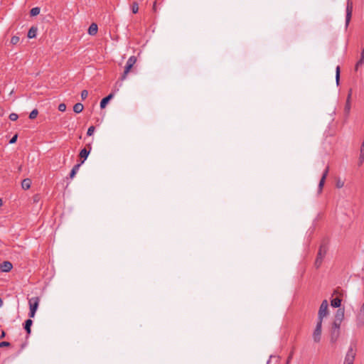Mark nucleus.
Masks as SVG:
<instances>
[{
    "label": "nucleus",
    "instance_id": "9d476101",
    "mask_svg": "<svg viewBox=\"0 0 364 364\" xmlns=\"http://www.w3.org/2000/svg\"><path fill=\"white\" fill-rule=\"evenodd\" d=\"M328 171H329V167L327 166L322 174V176L321 178V180L319 181L318 186V194H320L323 190L326 178L328 173Z\"/></svg>",
    "mask_w": 364,
    "mask_h": 364
},
{
    "label": "nucleus",
    "instance_id": "f257e3e1",
    "mask_svg": "<svg viewBox=\"0 0 364 364\" xmlns=\"http://www.w3.org/2000/svg\"><path fill=\"white\" fill-rule=\"evenodd\" d=\"M357 353V347L355 343H351L346 353L343 364H353Z\"/></svg>",
    "mask_w": 364,
    "mask_h": 364
},
{
    "label": "nucleus",
    "instance_id": "6e6552de",
    "mask_svg": "<svg viewBox=\"0 0 364 364\" xmlns=\"http://www.w3.org/2000/svg\"><path fill=\"white\" fill-rule=\"evenodd\" d=\"M333 295H338V296L331 299V306H333L334 308L340 307L341 304V299L340 297L341 296V293L339 291L338 289H336V290H334Z\"/></svg>",
    "mask_w": 364,
    "mask_h": 364
},
{
    "label": "nucleus",
    "instance_id": "4468645a",
    "mask_svg": "<svg viewBox=\"0 0 364 364\" xmlns=\"http://www.w3.org/2000/svg\"><path fill=\"white\" fill-rule=\"evenodd\" d=\"M32 324H33V321L31 318H28L25 321V323L23 324V328L28 335L31 334V327Z\"/></svg>",
    "mask_w": 364,
    "mask_h": 364
},
{
    "label": "nucleus",
    "instance_id": "c756f323",
    "mask_svg": "<svg viewBox=\"0 0 364 364\" xmlns=\"http://www.w3.org/2000/svg\"><path fill=\"white\" fill-rule=\"evenodd\" d=\"M66 109V105L64 103H61L58 105V110L60 112H65Z\"/></svg>",
    "mask_w": 364,
    "mask_h": 364
},
{
    "label": "nucleus",
    "instance_id": "a878e982",
    "mask_svg": "<svg viewBox=\"0 0 364 364\" xmlns=\"http://www.w3.org/2000/svg\"><path fill=\"white\" fill-rule=\"evenodd\" d=\"M9 117L10 120H11V121H16V120H17V119H18V114H16V113H11V114H9Z\"/></svg>",
    "mask_w": 364,
    "mask_h": 364
},
{
    "label": "nucleus",
    "instance_id": "dca6fc26",
    "mask_svg": "<svg viewBox=\"0 0 364 364\" xmlns=\"http://www.w3.org/2000/svg\"><path fill=\"white\" fill-rule=\"evenodd\" d=\"M31 185V181L30 178H25L21 182V187L24 190H28L30 188Z\"/></svg>",
    "mask_w": 364,
    "mask_h": 364
},
{
    "label": "nucleus",
    "instance_id": "2f4dec72",
    "mask_svg": "<svg viewBox=\"0 0 364 364\" xmlns=\"http://www.w3.org/2000/svg\"><path fill=\"white\" fill-rule=\"evenodd\" d=\"M18 134H15L9 141V144H14L17 141Z\"/></svg>",
    "mask_w": 364,
    "mask_h": 364
},
{
    "label": "nucleus",
    "instance_id": "6ab92c4d",
    "mask_svg": "<svg viewBox=\"0 0 364 364\" xmlns=\"http://www.w3.org/2000/svg\"><path fill=\"white\" fill-rule=\"evenodd\" d=\"M37 31H38L37 28L33 27V26L31 27L28 32V37L29 38H35L36 36Z\"/></svg>",
    "mask_w": 364,
    "mask_h": 364
},
{
    "label": "nucleus",
    "instance_id": "a211bd4d",
    "mask_svg": "<svg viewBox=\"0 0 364 364\" xmlns=\"http://www.w3.org/2000/svg\"><path fill=\"white\" fill-rule=\"evenodd\" d=\"M82 165L81 163L75 164L73 168H72L70 173V178H73L76 174V173L78 171L80 166Z\"/></svg>",
    "mask_w": 364,
    "mask_h": 364
},
{
    "label": "nucleus",
    "instance_id": "393cba45",
    "mask_svg": "<svg viewBox=\"0 0 364 364\" xmlns=\"http://www.w3.org/2000/svg\"><path fill=\"white\" fill-rule=\"evenodd\" d=\"M132 11L134 14H136L139 11V6L136 2H134L132 6Z\"/></svg>",
    "mask_w": 364,
    "mask_h": 364
},
{
    "label": "nucleus",
    "instance_id": "f3484780",
    "mask_svg": "<svg viewBox=\"0 0 364 364\" xmlns=\"http://www.w3.org/2000/svg\"><path fill=\"white\" fill-rule=\"evenodd\" d=\"M97 33V25L92 23L88 28V33L91 36H95Z\"/></svg>",
    "mask_w": 364,
    "mask_h": 364
},
{
    "label": "nucleus",
    "instance_id": "c9c22d12",
    "mask_svg": "<svg viewBox=\"0 0 364 364\" xmlns=\"http://www.w3.org/2000/svg\"><path fill=\"white\" fill-rule=\"evenodd\" d=\"M5 335H6V334H5V332H4V331H2V332H1V336H0V339H1V338H4Z\"/></svg>",
    "mask_w": 364,
    "mask_h": 364
},
{
    "label": "nucleus",
    "instance_id": "b1692460",
    "mask_svg": "<svg viewBox=\"0 0 364 364\" xmlns=\"http://www.w3.org/2000/svg\"><path fill=\"white\" fill-rule=\"evenodd\" d=\"M38 114V109H34L33 110H32L31 112V113L29 114V119H34L35 118H36Z\"/></svg>",
    "mask_w": 364,
    "mask_h": 364
},
{
    "label": "nucleus",
    "instance_id": "c85d7f7f",
    "mask_svg": "<svg viewBox=\"0 0 364 364\" xmlns=\"http://www.w3.org/2000/svg\"><path fill=\"white\" fill-rule=\"evenodd\" d=\"M19 41V37L18 36H13L11 39V43L14 45L18 43Z\"/></svg>",
    "mask_w": 364,
    "mask_h": 364
},
{
    "label": "nucleus",
    "instance_id": "f03ea898",
    "mask_svg": "<svg viewBox=\"0 0 364 364\" xmlns=\"http://www.w3.org/2000/svg\"><path fill=\"white\" fill-rule=\"evenodd\" d=\"M328 247L326 244L323 243L320 245L318 252L315 260L314 265L316 269L319 268L323 262V260L326 255Z\"/></svg>",
    "mask_w": 364,
    "mask_h": 364
},
{
    "label": "nucleus",
    "instance_id": "7ed1b4c3",
    "mask_svg": "<svg viewBox=\"0 0 364 364\" xmlns=\"http://www.w3.org/2000/svg\"><path fill=\"white\" fill-rule=\"evenodd\" d=\"M136 62V58L134 55H132L129 58L126 63V65L124 68V70L123 74L122 75L120 80L122 81L124 80L127 78V74L129 73L130 70L133 68L134 65Z\"/></svg>",
    "mask_w": 364,
    "mask_h": 364
},
{
    "label": "nucleus",
    "instance_id": "4c0bfd02",
    "mask_svg": "<svg viewBox=\"0 0 364 364\" xmlns=\"http://www.w3.org/2000/svg\"><path fill=\"white\" fill-rule=\"evenodd\" d=\"M3 305V300L0 299V307H1Z\"/></svg>",
    "mask_w": 364,
    "mask_h": 364
},
{
    "label": "nucleus",
    "instance_id": "2eb2a0df",
    "mask_svg": "<svg viewBox=\"0 0 364 364\" xmlns=\"http://www.w3.org/2000/svg\"><path fill=\"white\" fill-rule=\"evenodd\" d=\"M344 316V311L341 309H338L336 314V318L334 320V322H338L339 323H341L342 320Z\"/></svg>",
    "mask_w": 364,
    "mask_h": 364
},
{
    "label": "nucleus",
    "instance_id": "bb28decb",
    "mask_svg": "<svg viewBox=\"0 0 364 364\" xmlns=\"http://www.w3.org/2000/svg\"><path fill=\"white\" fill-rule=\"evenodd\" d=\"M95 132V127L94 126H91L88 128L87 129V134L88 136H92L93 134Z\"/></svg>",
    "mask_w": 364,
    "mask_h": 364
},
{
    "label": "nucleus",
    "instance_id": "f8f14e48",
    "mask_svg": "<svg viewBox=\"0 0 364 364\" xmlns=\"http://www.w3.org/2000/svg\"><path fill=\"white\" fill-rule=\"evenodd\" d=\"M90 150H91V146H90L89 150H87V149L85 148L80 151L79 156L81 159H82V160L80 162L82 164L85 162V161L89 156Z\"/></svg>",
    "mask_w": 364,
    "mask_h": 364
},
{
    "label": "nucleus",
    "instance_id": "473e14b6",
    "mask_svg": "<svg viewBox=\"0 0 364 364\" xmlns=\"http://www.w3.org/2000/svg\"><path fill=\"white\" fill-rule=\"evenodd\" d=\"M360 159L361 162L363 161V160H364V150H363V149H361L360 155Z\"/></svg>",
    "mask_w": 364,
    "mask_h": 364
},
{
    "label": "nucleus",
    "instance_id": "39448f33",
    "mask_svg": "<svg viewBox=\"0 0 364 364\" xmlns=\"http://www.w3.org/2000/svg\"><path fill=\"white\" fill-rule=\"evenodd\" d=\"M322 323L323 321H317L316 327L314 330L312 338L315 343H319L321 339V331H322Z\"/></svg>",
    "mask_w": 364,
    "mask_h": 364
},
{
    "label": "nucleus",
    "instance_id": "1a4fd4ad",
    "mask_svg": "<svg viewBox=\"0 0 364 364\" xmlns=\"http://www.w3.org/2000/svg\"><path fill=\"white\" fill-rule=\"evenodd\" d=\"M39 302L40 299L38 296H33L29 299L28 304L30 310L36 311L38 308Z\"/></svg>",
    "mask_w": 364,
    "mask_h": 364
},
{
    "label": "nucleus",
    "instance_id": "20e7f679",
    "mask_svg": "<svg viewBox=\"0 0 364 364\" xmlns=\"http://www.w3.org/2000/svg\"><path fill=\"white\" fill-rule=\"evenodd\" d=\"M341 324L338 322L333 321L331 329V342L335 343L339 338Z\"/></svg>",
    "mask_w": 364,
    "mask_h": 364
},
{
    "label": "nucleus",
    "instance_id": "412c9836",
    "mask_svg": "<svg viewBox=\"0 0 364 364\" xmlns=\"http://www.w3.org/2000/svg\"><path fill=\"white\" fill-rule=\"evenodd\" d=\"M83 105L81 104V103H76L74 106H73V111L75 112V113H80L82 110H83Z\"/></svg>",
    "mask_w": 364,
    "mask_h": 364
},
{
    "label": "nucleus",
    "instance_id": "cd10ccee",
    "mask_svg": "<svg viewBox=\"0 0 364 364\" xmlns=\"http://www.w3.org/2000/svg\"><path fill=\"white\" fill-rule=\"evenodd\" d=\"M88 96V92L86 90H83L81 92V98L82 100H85Z\"/></svg>",
    "mask_w": 364,
    "mask_h": 364
},
{
    "label": "nucleus",
    "instance_id": "5701e85b",
    "mask_svg": "<svg viewBox=\"0 0 364 364\" xmlns=\"http://www.w3.org/2000/svg\"><path fill=\"white\" fill-rule=\"evenodd\" d=\"M340 66L338 65L336 68V84L337 85H339V82H340Z\"/></svg>",
    "mask_w": 364,
    "mask_h": 364
},
{
    "label": "nucleus",
    "instance_id": "0eeeda50",
    "mask_svg": "<svg viewBox=\"0 0 364 364\" xmlns=\"http://www.w3.org/2000/svg\"><path fill=\"white\" fill-rule=\"evenodd\" d=\"M353 9V2L350 0L347 1L346 5V28H347L351 19L352 13Z\"/></svg>",
    "mask_w": 364,
    "mask_h": 364
},
{
    "label": "nucleus",
    "instance_id": "aec40b11",
    "mask_svg": "<svg viewBox=\"0 0 364 364\" xmlns=\"http://www.w3.org/2000/svg\"><path fill=\"white\" fill-rule=\"evenodd\" d=\"M350 93L348 96V99L345 105L344 111L346 114H348L350 110Z\"/></svg>",
    "mask_w": 364,
    "mask_h": 364
},
{
    "label": "nucleus",
    "instance_id": "7c9ffc66",
    "mask_svg": "<svg viewBox=\"0 0 364 364\" xmlns=\"http://www.w3.org/2000/svg\"><path fill=\"white\" fill-rule=\"evenodd\" d=\"M11 344L9 342L7 341H2L0 343V348L7 347L9 346Z\"/></svg>",
    "mask_w": 364,
    "mask_h": 364
},
{
    "label": "nucleus",
    "instance_id": "ea45409f",
    "mask_svg": "<svg viewBox=\"0 0 364 364\" xmlns=\"http://www.w3.org/2000/svg\"><path fill=\"white\" fill-rule=\"evenodd\" d=\"M13 92H14V90H12L11 91L10 95H12V94H13Z\"/></svg>",
    "mask_w": 364,
    "mask_h": 364
},
{
    "label": "nucleus",
    "instance_id": "f704fd0d",
    "mask_svg": "<svg viewBox=\"0 0 364 364\" xmlns=\"http://www.w3.org/2000/svg\"><path fill=\"white\" fill-rule=\"evenodd\" d=\"M336 186L338 188H342L343 186V182H340L338 181L337 183H336Z\"/></svg>",
    "mask_w": 364,
    "mask_h": 364
},
{
    "label": "nucleus",
    "instance_id": "4be33fe9",
    "mask_svg": "<svg viewBox=\"0 0 364 364\" xmlns=\"http://www.w3.org/2000/svg\"><path fill=\"white\" fill-rule=\"evenodd\" d=\"M40 11H41V9L39 7H34V8L31 9V10L30 11V14L32 16H35L38 15Z\"/></svg>",
    "mask_w": 364,
    "mask_h": 364
},
{
    "label": "nucleus",
    "instance_id": "58836bf2",
    "mask_svg": "<svg viewBox=\"0 0 364 364\" xmlns=\"http://www.w3.org/2000/svg\"><path fill=\"white\" fill-rule=\"evenodd\" d=\"M2 205V200L0 198V207Z\"/></svg>",
    "mask_w": 364,
    "mask_h": 364
},
{
    "label": "nucleus",
    "instance_id": "423d86ee",
    "mask_svg": "<svg viewBox=\"0 0 364 364\" xmlns=\"http://www.w3.org/2000/svg\"><path fill=\"white\" fill-rule=\"evenodd\" d=\"M328 304L327 300H323L319 307L317 321H323V318L328 315Z\"/></svg>",
    "mask_w": 364,
    "mask_h": 364
},
{
    "label": "nucleus",
    "instance_id": "72a5a7b5",
    "mask_svg": "<svg viewBox=\"0 0 364 364\" xmlns=\"http://www.w3.org/2000/svg\"><path fill=\"white\" fill-rule=\"evenodd\" d=\"M36 312V311L30 310L29 314H28L29 317L33 318L35 316Z\"/></svg>",
    "mask_w": 364,
    "mask_h": 364
},
{
    "label": "nucleus",
    "instance_id": "9b49d317",
    "mask_svg": "<svg viewBox=\"0 0 364 364\" xmlns=\"http://www.w3.org/2000/svg\"><path fill=\"white\" fill-rule=\"evenodd\" d=\"M13 267L12 264L9 261H4L0 264V269L3 272H9Z\"/></svg>",
    "mask_w": 364,
    "mask_h": 364
},
{
    "label": "nucleus",
    "instance_id": "ddd939ff",
    "mask_svg": "<svg viewBox=\"0 0 364 364\" xmlns=\"http://www.w3.org/2000/svg\"><path fill=\"white\" fill-rule=\"evenodd\" d=\"M114 97V94L113 93H110L109 95H108L107 97H104L101 102H100V108L101 109H104L106 105H107V103L109 102V101L112 99Z\"/></svg>",
    "mask_w": 364,
    "mask_h": 364
},
{
    "label": "nucleus",
    "instance_id": "e433bc0d",
    "mask_svg": "<svg viewBox=\"0 0 364 364\" xmlns=\"http://www.w3.org/2000/svg\"><path fill=\"white\" fill-rule=\"evenodd\" d=\"M156 2L155 1V2L154 3V5H153V9H154V11H156Z\"/></svg>",
    "mask_w": 364,
    "mask_h": 364
}]
</instances>
